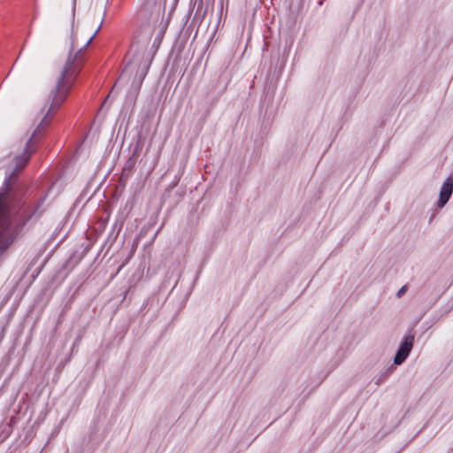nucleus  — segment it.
<instances>
[{
	"label": "nucleus",
	"mask_w": 453,
	"mask_h": 453,
	"mask_svg": "<svg viewBox=\"0 0 453 453\" xmlns=\"http://www.w3.org/2000/svg\"><path fill=\"white\" fill-rule=\"evenodd\" d=\"M100 28L101 25L81 48L73 34L68 58L57 77L55 88L51 90L44 106V108L48 106L46 114L28 140L22 154L15 157L14 169L4 179L0 189V255L24 234L30 222L36 220L42 215L44 198L28 200L23 195L18 194L13 185L18 174L25 168L35 151L34 140L41 129L49 125L69 96L83 65V50L90 44Z\"/></svg>",
	"instance_id": "1"
},
{
	"label": "nucleus",
	"mask_w": 453,
	"mask_h": 453,
	"mask_svg": "<svg viewBox=\"0 0 453 453\" xmlns=\"http://www.w3.org/2000/svg\"><path fill=\"white\" fill-rule=\"evenodd\" d=\"M150 62L143 61L137 65L134 60H131L125 67L120 79L125 78L127 75L131 74L135 71L129 90L126 96V104H134L140 93L142 82L149 72Z\"/></svg>",
	"instance_id": "2"
},
{
	"label": "nucleus",
	"mask_w": 453,
	"mask_h": 453,
	"mask_svg": "<svg viewBox=\"0 0 453 453\" xmlns=\"http://www.w3.org/2000/svg\"><path fill=\"white\" fill-rule=\"evenodd\" d=\"M413 342L414 336L412 334L403 337L394 358L395 365H400L406 360L412 349Z\"/></svg>",
	"instance_id": "3"
},
{
	"label": "nucleus",
	"mask_w": 453,
	"mask_h": 453,
	"mask_svg": "<svg viewBox=\"0 0 453 453\" xmlns=\"http://www.w3.org/2000/svg\"><path fill=\"white\" fill-rule=\"evenodd\" d=\"M453 193V178L448 177L444 182L442 183L440 194H439V199L437 201V207L442 208L446 205V203L449 202V198L451 197Z\"/></svg>",
	"instance_id": "4"
},
{
	"label": "nucleus",
	"mask_w": 453,
	"mask_h": 453,
	"mask_svg": "<svg viewBox=\"0 0 453 453\" xmlns=\"http://www.w3.org/2000/svg\"><path fill=\"white\" fill-rule=\"evenodd\" d=\"M406 291H407V286H406V285H404V286H403V287H402V288L397 291V293H396V296H397L398 298L402 297V296L405 294V292H406Z\"/></svg>",
	"instance_id": "5"
},
{
	"label": "nucleus",
	"mask_w": 453,
	"mask_h": 453,
	"mask_svg": "<svg viewBox=\"0 0 453 453\" xmlns=\"http://www.w3.org/2000/svg\"><path fill=\"white\" fill-rule=\"evenodd\" d=\"M388 377V373L386 372L377 381L376 383L377 384H380L381 383L382 381H384Z\"/></svg>",
	"instance_id": "6"
},
{
	"label": "nucleus",
	"mask_w": 453,
	"mask_h": 453,
	"mask_svg": "<svg viewBox=\"0 0 453 453\" xmlns=\"http://www.w3.org/2000/svg\"><path fill=\"white\" fill-rule=\"evenodd\" d=\"M388 377V373L386 372L377 381L376 383L377 384H380L381 383L382 381H384Z\"/></svg>",
	"instance_id": "7"
},
{
	"label": "nucleus",
	"mask_w": 453,
	"mask_h": 453,
	"mask_svg": "<svg viewBox=\"0 0 453 453\" xmlns=\"http://www.w3.org/2000/svg\"><path fill=\"white\" fill-rule=\"evenodd\" d=\"M151 36H152V31H151V30H150V31H149V33H148V38H149V40L151 38Z\"/></svg>",
	"instance_id": "8"
}]
</instances>
